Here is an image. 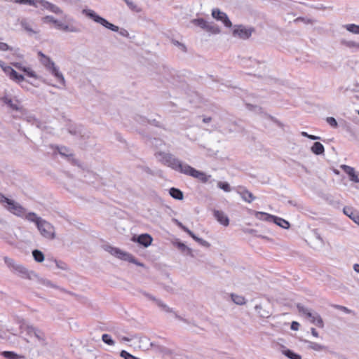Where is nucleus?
<instances>
[{
	"mask_svg": "<svg viewBox=\"0 0 359 359\" xmlns=\"http://www.w3.org/2000/svg\"><path fill=\"white\" fill-rule=\"evenodd\" d=\"M40 63L49 71L55 77H56L60 83H65V79L55 67L54 62L47 55L43 54L41 51L37 53Z\"/></svg>",
	"mask_w": 359,
	"mask_h": 359,
	"instance_id": "1",
	"label": "nucleus"
},
{
	"mask_svg": "<svg viewBox=\"0 0 359 359\" xmlns=\"http://www.w3.org/2000/svg\"><path fill=\"white\" fill-rule=\"evenodd\" d=\"M83 12L85 14L88 16L90 18L93 20L95 22L100 23L104 27L114 31V32H118V27L109 22L107 20L104 18L100 17L93 10H84Z\"/></svg>",
	"mask_w": 359,
	"mask_h": 359,
	"instance_id": "2",
	"label": "nucleus"
},
{
	"mask_svg": "<svg viewBox=\"0 0 359 359\" xmlns=\"http://www.w3.org/2000/svg\"><path fill=\"white\" fill-rule=\"evenodd\" d=\"M0 67L6 75L13 81L20 83L25 81V76L18 73L12 67L7 65L4 61L0 60Z\"/></svg>",
	"mask_w": 359,
	"mask_h": 359,
	"instance_id": "3",
	"label": "nucleus"
},
{
	"mask_svg": "<svg viewBox=\"0 0 359 359\" xmlns=\"http://www.w3.org/2000/svg\"><path fill=\"white\" fill-rule=\"evenodd\" d=\"M109 252L112 255L116 257L117 258L129 262L130 263L135 264L138 266H142V264L137 262V261L135 259V258L130 253L123 251L121 249L118 248L114 247H109Z\"/></svg>",
	"mask_w": 359,
	"mask_h": 359,
	"instance_id": "4",
	"label": "nucleus"
},
{
	"mask_svg": "<svg viewBox=\"0 0 359 359\" xmlns=\"http://www.w3.org/2000/svg\"><path fill=\"white\" fill-rule=\"evenodd\" d=\"M41 234L46 238L52 240L55 237V228L49 222L42 220L37 226Z\"/></svg>",
	"mask_w": 359,
	"mask_h": 359,
	"instance_id": "5",
	"label": "nucleus"
},
{
	"mask_svg": "<svg viewBox=\"0 0 359 359\" xmlns=\"http://www.w3.org/2000/svg\"><path fill=\"white\" fill-rule=\"evenodd\" d=\"M255 32L253 27H245L242 25H235L232 34L235 37H238L241 39H248L252 34Z\"/></svg>",
	"mask_w": 359,
	"mask_h": 359,
	"instance_id": "6",
	"label": "nucleus"
},
{
	"mask_svg": "<svg viewBox=\"0 0 359 359\" xmlns=\"http://www.w3.org/2000/svg\"><path fill=\"white\" fill-rule=\"evenodd\" d=\"M183 173L198 179L203 183L207 182L210 178V175H207L205 172L197 170L189 165L184 167Z\"/></svg>",
	"mask_w": 359,
	"mask_h": 359,
	"instance_id": "7",
	"label": "nucleus"
},
{
	"mask_svg": "<svg viewBox=\"0 0 359 359\" xmlns=\"http://www.w3.org/2000/svg\"><path fill=\"white\" fill-rule=\"evenodd\" d=\"M163 160L165 165L183 173L184 167H185L187 164H183L180 161L174 158L171 155H166L163 158Z\"/></svg>",
	"mask_w": 359,
	"mask_h": 359,
	"instance_id": "8",
	"label": "nucleus"
},
{
	"mask_svg": "<svg viewBox=\"0 0 359 359\" xmlns=\"http://www.w3.org/2000/svg\"><path fill=\"white\" fill-rule=\"evenodd\" d=\"M5 208L10 212L18 217H23L26 213L25 209L21 205L13 200L9 201L8 204L5 205Z\"/></svg>",
	"mask_w": 359,
	"mask_h": 359,
	"instance_id": "9",
	"label": "nucleus"
},
{
	"mask_svg": "<svg viewBox=\"0 0 359 359\" xmlns=\"http://www.w3.org/2000/svg\"><path fill=\"white\" fill-rule=\"evenodd\" d=\"M11 64L13 67L24 72L27 77L34 79H38L39 78L36 71L29 66H24L21 62H11Z\"/></svg>",
	"mask_w": 359,
	"mask_h": 359,
	"instance_id": "10",
	"label": "nucleus"
},
{
	"mask_svg": "<svg viewBox=\"0 0 359 359\" xmlns=\"http://www.w3.org/2000/svg\"><path fill=\"white\" fill-rule=\"evenodd\" d=\"M212 16L217 20L222 21L226 27H231L232 26V23L227 15L218 8L212 9Z\"/></svg>",
	"mask_w": 359,
	"mask_h": 359,
	"instance_id": "11",
	"label": "nucleus"
},
{
	"mask_svg": "<svg viewBox=\"0 0 359 359\" xmlns=\"http://www.w3.org/2000/svg\"><path fill=\"white\" fill-rule=\"evenodd\" d=\"M36 1L37 6L40 5L44 9H46L55 14H61L62 13V11L58 6L46 0H36Z\"/></svg>",
	"mask_w": 359,
	"mask_h": 359,
	"instance_id": "12",
	"label": "nucleus"
},
{
	"mask_svg": "<svg viewBox=\"0 0 359 359\" xmlns=\"http://www.w3.org/2000/svg\"><path fill=\"white\" fill-rule=\"evenodd\" d=\"M131 240L133 242L138 243L140 245H142L145 248L149 247L153 241L152 237L148 233H143L137 237L133 236Z\"/></svg>",
	"mask_w": 359,
	"mask_h": 359,
	"instance_id": "13",
	"label": "nucleus"
},
{
	"mask_svg": "<svg viewBox=\"0 0 359 359\" xmlns=\"http://www.w3.org/2000/svg\"><path fill=\"white\" fill-rule=\"evenodd\" d=\"M4 262L6 264V265L9 268H11L12 269H13L15 271H17L22 274L27 273V269L22 265L16 264L13 259L9 258L8 257H4Z\"/></svg>",
	"mask_w": 359,
	"mask_h": 359,
	"instance_id": "14",
	"label": "nucleus"
},
{
	"mask_svg": "<svg viewBox=\"0 0 359 359\" xmlns=\"http://www.w3.org/2000/svg\"><path fill=\"white\" fill-rule=\"evenodd\" d=\"M213 215L217 221L224 226H227L229 224V219L228 216L221 210H214Z\"/></svg>",
	"mask_w": 359,
	"mask_h": 359,
	"instance_id": "15",
	"label": "nucleus"
},
{
	"mask_svg": "<svg viewBox=\"0 0 359 359\" xmlns=\"http://www.w3.org/2000/svg\"><path fill=\"white\" fill-rule=\"evenodd\" d=\"M340 167L349 176L350 180L359 183V173L357 174L353 168L346 165H341Z\"/></svg>",
	"mask_w": 359,
	"mask_h": 359,
	"instance_id": "16",
	"label": "nucleus"
},
{
	"mask_svg": "<svg viewBox=\"0 0 359 359\" xmlns=\"http://www.w3.org/2000/svg\"><path fill=\"white\" fill-rule=\"evenodd\" d=\"M182 229L187 232L194 241L200 243L201 245L205 246V247H210V243L207 242L206 241L200 238L197 237L191 231H190L188 228L180 225Z\"/></svg>",
	"mask_w": 359,
	"mask_h": 359,
	"instance_id": "17",
	"label": "nucleus"
},
{
	"mask_svg": "<svg viewBox=\"0 0 359 359\" xmlns=\"http://www.w3.org/2000/svg\"><path fill=\"white\" fill-rule=\"evenodd\" d=\"M20 25L25 31H27L29 33H32V34L39 33V30L34 29L33 28L32 23L27 19H25V18L22 19L20 21Z\"/></svg>",
	"mask_w": 359,
	"mask_h": 359,
	"instance_id": "18",
	"label": "nucleus"
},
{
	"mask_svg": "<svg viewBox=\"0 0 359 359\" xmlns=\"http://www.w3.org/2000/svg\"><path fill=\"white\" fill-rule=\"evenodd\" d=\"M344 212L345 215L348 216L355 223L359 224V214L355 212L353 208L350 207H345L344 208Z\"/></svg>",
	"mask_w": 359,
	"mask_h": 359,
	"instance_id": "19",
	"label": "nucleus"
},
{
	"mask_svg": "<svg viewBox=\"0 0 359 359\" xmlns=\"http://www.w3.org/2000/svg\"><path fill=\"white\" fill-rule=\"evenodd\" d=\"M238 194L241 198L247 203H251L255 198V197L250 191L244 188L241 189V190L238 191Z\"/></svg>",
	"mask_w": 359,
	"mask_h": 359,
	"instance_id": "20",
	"label": "nucleus"
},
{
	"mask_svg": "<svg viewBox=\"0 0 359 359\" xmlns=\"http://www.w3.org/2000/svg\"><path fill=\"white\" fill-rule=\"evenodd\" d=\"M1 100L13 110H20L18 100H16L15 102H13V100L7 96L1 97Z\"/></svg>",
	"mask_w": 359,
	"mask_h": 359,
	"instance_id": "21",
	"label": "nucleus"
},
{
	"mask_svg": "<svg viewBox=\"0 0 359 359\" xmlns=\"http://www.w3.org/2000/svg\"><path fill=\"white\" fill-rule=\"evenodd\" d=\"M1 355L7 359H24L25 356L18 355L13 351H5L1 353Z\"/></svg>",
	"mask_w": 359,
	"mask_h": 359,
	"instance_id": "22",
	"label": "nucleus"
},
{
	"mask_svg": "<svg viewBox=\"0 0 359 359\" xmlns=\"http://www.w3.org/2000/svg\"><path fill=\"white\" fill-rule=\"evenodd\" d=\"M271 222H273L275 224L283 229H287L290 227V223L287 221L278 217L273 216V220H271Z\"/></svg>",
	"mask_w": 359,
	"mask_h": 359,
	"instance_id": "23",
	"label": "nucleus"
},
{
	"mask_svg": "<svg viewBox=\"0 0 359 359\" xmlns=\"http://www.w3.org/2000/svg\"><path fill=\"white\" fill-rule=\"evenodd\" d=\"M311 151L315 154H322L325 151L324 146L320 142H316L311 147Z\"/></svg>",
	"mask_w": 359,
	"mask_h": 359,
	"instance_id": "24",
	"label": "nucleus"
},
{
	"mask_svg": "<svg viewBox=\"0 0 359 359\" xmlns=\"http://www.w3.org/2000/svg\"><path fill=\"white\" fill-rule=\"evenodd\" d=\"M310 318H311V322L312 323H313L314 325H316V326H318V327L323 328L324 327L323 320L319 315H318V314L313 315L312 314V316L310 317Z\"/></svg>",
	"mask_w": 359,
	"mask_h": 359,
	"instance_id": "25",
	"label": "nucleus"
},
{
	"mask_svg": "<svg viewBox=\"0 0 359 359\" xmlns=\"http://www.w3.org/2000/svg\"><path fill=\"white\" fill-rule=\"evenodd\" d=\"M255 215L256 218H257L259 219L269 221V222H271V220H273V215H269L268 213L263 212H256Z\"/></svg>",
	"mask_w": 359,
	"mask_h": 359,
	"instance_id": "26",
	"label": "nucleus"
},
{
	"mask_svg": "<svg viewBox=\"0 0 359 359\" xmlns=\"http://www.w3.org/2000/svg\"><path fill=\"white\" fill-rule=\"evenodd\" d=\"M169 193L170 196L175 199L182 200L183 198V194L178 189L172 187L170 189Z\"/></svg>",
	"mask_w": 359,
	"mask_h": 359,
	"instance_id": "27",
	"label": "nucleus"
},
{
	"mask_svg": "<svg viewBox=\"0 0 359 359\" xmlns=\"http://www.w3.org/2000/svg\"><path fill=\"white\" fill-rule=\"evenodd\" d=\"M25 215V218L30 221V222H34L36 226L39 225V224L43 220L42 219H41L40 217H38L36 216V215L34 212H29L27 215Z\"/></svg>",
	"mask_w": 359,
	"mask_h": 359,
	"instance_id": "28",
	"label": "nucleus"
},
{
	"mask_svg": "<svg viewBox=\"0 0 359 359\" xmlns=\"http://www.w3.org/2000/svg\"><path fill=\"white\" fill-rule=\"evenodd\" d=\"M307 342L309 344V345H308L309 348L313 351H323V350L326 349V347L325 346L321 345L320 344H318V343H316L313 341H307Z\"/></svg>",
	"mask_w": 359,
	"mask_h": 359,
	"instance_id": "29",
	"label": "nucleus"
},
{
	"mask_svg": "<svg viewBox=\"0 0 359 359\" xmlns=\"http://www.w3.org/2000/svg\"><path fill=\"white\" fill-rule=\"evenodd\" d=\"M231 299L234 303L238 305H243L245 304V299L244 297L238 294H231Z\"/></svg>",
	"mask_w": 359,
	"mask_h": 359,
	"instance_id": "30",
	"label": "nucleus"
},
{
	"mask_svg": "<svg viewBox=\"0 0 359 359\" xmlns=\"http://www.w3.org/2000/svg\"><path fill=\"white\" fill-rule=\"evenodd\" d=\"M205 29L213 34H217L220 32V29L217 25L210 24L208 22Z\"/></svg>",
	"mask_w": 359,
	"mask_h": 359,
	"instance_id": "31",
	"label": "nucleus"
},
{
	"mask_svg": "<svg viewBox=\"0 0 359 359\" xmlns=\"http://www.w3.org/2000/svg\"><path fill=\"white\" fill-rule=\"evenodd\" d=\"M283 354L289 358L290 359H302L300 355L295 353L289 349L283 351Z\"/></svg>",
	"mask_w": 359,
	"mask_h": 359,
	"instance_id": "32",
	"label": "nucleus"
},
{
	"mask_svg": "<svg viewBox=\"0 0 359 359\" xmlns=\"http://www.w3.org/2000/svg\"><path fill=\"white\" fill-rule=\"evenodd\" d=\"M34 259L38 262H42L44 260V255L40 250H34L32 252Z\"/></svg>",
	"mask_w": 359,
	"mask_h": 359,
	"instance_id": "33",
	"label": "nucleus"
},
{
	"mask_svg": "<svg viewBox=\"0 0 359 359\" xmlns=\"http://www.w3.org/2000/svg\"><path fill=\"white\" fill-rule=\"evenodd\" d=\"M346 29L353 34H359V25L355 24H348L344 26Z\"/></svg>",
	"mask_w": 359,
	"mask_h": 359,
	"instance_id": "34",
	"label": "nucleus"
},
{
	"mask_svg": "<svg viewBox=\"0 0 359 359\" xmlns=\"http://www.w3.org/2000/svg\"><path fill=\"white\" fill-rule=\"evenodd\" d=\"M192 22L194 25L199 26L200 27H201L204 29H205L207 24H208V22L203 18L194 19V20H193Z\"/></svg>",
	"mask_w": 359,
	"mask_h": 359,
	"instance_id": "35",
	"label": "nucleus"
},
{
	"mask_svg": "<svg viewBox=\"0 0 359 359\" xmlns=\"http://www.w3.org/2000/svg\"><path fill=\"white\" fill-rule=\"evenodd\" d=\"M14 2L18 4H28L34 7H37L36 0H15Z\"/></svg>",
	"mask_w": 359,
	"mask_h": 359,
	"instance_id": "36",
	"label": "nucleus"
},
{
	"mask_svg": "<svg viewBox=\"0 0 359 359\" xmlns=\"http://www.w3.org/2000/svg\"><path fill=\"white\" fill-rule=\"evenodd\" d=\"M341 43L348 48H357L359 49V43L353 41H343Z\"/></svg>",
	"mask_w": 359,
	"mask_h": 359,
	"instance_id": "37",
	"label": "nucleus"
},
{
	"mask_svg": "<svg viewBox=\"0 0 359 359\" xmlns=\"http://www.w3.org/2000/svg\"><path fill=\"white\" fill-rule=\"evenodd\" d=\"M102 341L110 346H113L114 344V340L111 339V336L107 334H104L102 336Z\"/></svg>",
	"mask_w": 359,
	"mask_h": 359,
	"instance_id": "38",
	"label": "nucleus"
},
{
	"mask_svg": "<svg viewBox=\"0 0 359 359\" xmlns=\"http://www.w3.org/2000/svg\"><path fill=\"white\" fill-rule=\"evenodd\" d=\"M297 309L300 313L306 316L308 318H310L312 316V313L306 308L304 307L303 306L297 305Z\"/></svg>",
	"mask_w": 359,
	"mask_h": 359,
	"instance_id": "39",
	"label": "nucleus"
},
{
	"mask_svg": "<svg viewBox=\"0 0 359 359\" xmlns=\"http://www.w3.org/2000/svg\"><path fill=\"white\" fill-rule=\"evenodd\" d=\"M41 20L44 22V23H53V24H55L56 23V19H55L53 16L51 15H46L44 17L42 18Z\"/></svg>",
	"mask_w": 359,
	"mask_h": 359,
	"instance_id": "40",
	"label": "nucleus"
},
{
	"mask_svg": "<svg viewBox=\"0 0 359 359\" xmlns=\"http://www.w3.org/2000/svg\"><path fill=\"white\" fill-rule=\"evenodd\" d=\"M55 27H57L59 29H62L63 31H69V27L67 25L63 24L62 22L56 20V23L54 24Z\"/></svg>",
	"mask_w": 359,
	"mask_h": 359,
	"instance_id": "41",
	"label": "nucleus"
},
{
	"mask_svg": "<svg viewBox=\"0 0 359 359\" xmlns=\"http://www.w3.org/2000/svg\"><path fill=\"white\" fill-rule=\"evenodd\" d=\"M217 185L220 189H222L224 191L229 192L231 191L230 186L227 182H219Z\"/></svg>",
	"mask_w": 359,
	"mask_h": 359,
	"instance_id": "42",
	"label": "nucleus"
},
{
	"mask_svg": "<svg viewBox=\"0 0 359 359\" xmlns=\"http://www.w3.org/2000/svg\"><path fill=\"white\" fill-rule=\"evenodd\" d=\"M0 50L1 51L13 50V48L11 47L6 43L0 41Z\"/></svg>",
	"mask_w": 359,
	"mask_h": 359,
	"instance_id": "43",
	"label": "nucleus"
},
{
	"mask_svg": "<svg viewBox=\"0 0 359 359\" xmlns=\"http://www.w3.org/2000/svg\"><path fill=\"white\" fill-rule=\"evenodd\" d=\"M120 355L125 359H137L136 357L128 353L126 351H122Z\"/></svg>",
	"mask_w": 359,
	"mask_h": 359,
	"instance_id": "44",
	"label": "nucleus"
},
{
	"mask_svg": "<svg viewBox=\"0 0 359 359\" xmlns=\"http://www.w3.org/2000/svg\"><path fill=\"white\" fill-rule=\"evenodd\" d=\"M328 124H330L332 127L337 128V122L336 119L333 117H327L326 119Z\"/></svg>",
	"mask_w": 359,
	"mask_h": 359,
	"instance_id": "45",
	"label": "nucleus"
},
{
	"mask_svg": "<svg viewBox=\"0 0 359 359\" xmlns=\"http://www.w3.org/2000/svg\"><path fill=\"white\" fill-rule=\"evenodd\" d=\"M126 4L128 5V6L133 11H137V6L134 4V2H133L132 1H130V0H123Z\"/></svg>",
	"mask_w": 359,
	"mask_h": 359,
	"instance_id": "46",
	"label": "nucleus"
},
{
	"mask_svg": "<svg viewBox=\"0 0 359 359\" xmlns=\"http://www.w3.org/2000/svg\"><path fill=\"white\" fill-rule=\"evenodd\" d=\"M333 306L341 311L346 313H350L351 312V310H349L348 308H346L344 306L334 305Z\"/></svg>",
	"mask_w": 359,
	"mask_h": 359,
	"instance_id": "47",
	"label": "nucleus"
},
{
	"mask_svg": "<svg viewBox=\"0 0 359 359\" xmlns=\"http://www.w3.org/2000/svg\"><path fill=\"white\" fill-rule=\"evenodd\" d=\"M9 201H11V199L8 198L4 194L0 193V203H6V205H8L9 203Z\"/></svg>",
	"mask_w": 359,
	"mask_h": 359,
	"instance_id": "48",
	"label": "nucleus"
},
{
	"mask_svg": "<svg viewBox=\"0 0 359 359\" xmlns=\"http://www.w3.org/2000/svg\"><path fill=\"white\" fill-rule=\"evenodd\" d=\"M299 328V323L296 321H293L291 324V329L292 330H298Z\"/></svg>",
	"mask_w": 359,
	"mask_h": 359,
	"instance_id": "49",
	"label": "nucleus"
},
{
	"mask_svg": "<svg viewBox=\"0 0 359 359\" xmlns=\"http://www.w3.org/2000/svg\"><path fill=\"white\" fill-rule=\"evenodd\" d=\"M311 334L315 337H318V332L316 331V330L313 327L311 329Z\"/></svg>",
	"mask_w": 359,
	"mask_h": 359,
	"instance_id": "50",
	"label": "nucleus"
},
{
	"mask_svg": "<svg viewBox=\"0 0 359 359\" xmlns=\"http://www.w3.org/2000/svg\"><path fill=\"white\" fill-rule=\"evenodd\" d=\"M19 49L15 50V55L18 58H23V55L18 53Z\"/></svg>",
	"mask_w": 359,
	"mask_h": 359,
	"instance_id": "51",
	"label": "nucleus"
},
{
	"mask_svg": "<svg viewBox=\"0 0 359 359\" xmlns=\"http://www.w3.org/2000/svg\"><path fill=\"white\" fill-rule=\"evenodd\" d=\"M353 269L355 270V271L359 273V264H355L353 265Z\"/></svg>",
	"mask_w": 359,
	"mask_h": 359,
	"instance_id": "52",
	"label": "nucleus"
},
{
	"mask_svg": "<svg viewBox=\"0 0 359 359\" xmlns=\"http://www.w3.org/2000/svg\"><path fill=\"white\" fill-rule=\"evenodd\" d=\"M308 138H309L311 140H313L319 139L318 137H316V136H314V135H309Z\"/></svg>",
	"mask_w": 359,
	"mask_h": 359,
	"instance_id": "53",
	"label": "nucleus"
},
{
	"mask_svg": "<svg viewBox=\"0 0 359 359\" xmlns=\"http://www.w3.org/2000/svg\"><path fill=\"white\" fill-rule=\"evenodd\" d=\"M210 120H211V118H205L203 119V121L205 123H208V122L210 121Z\"/></svg>",
	"mask_w": 359,
	"mask_h": 359,
	"instance_id": "54",
	"label": "nucleus"
},
{
	"mask_svg": "<svg viewBox=\"0 0 359 359\" xmlns=\"http://www.w3.org/2000/svg\"><path fill=\"white\" fill-rule=\"evenodd\" d=\"M302 135L308 137L309 134L306 132H302Z\"/></svg>",
	"mask_w": 359,
	"mask_h": 359,
	"instance_id": "55",
	"label": "nucleus"
},
{
	"mask_svg": "<svg viewBox=\"0 0 359 359\" xmlns=\"http://www.w3.org/2000/svg\"><path fill=\"white\" fill-rule=\"evenodd\" d=\"M36 337L39 339H41L42 338L40 337V335H38L37 334H35Z\"/></svg>",
	"mask_w": 359,
	"mask_h": 359,
	"instance_id": "56",
	"label": "nucleus"
},
{
	"mask_svg": "<svg viewBox=\"0 0 359 359\" xmlns=\"http://www.w3.org/2000/svg\"><path fill=\"white\" fill-rule=\"evenodd\" d=\"M59 152H60V154H62V155H63V154H64L61 150H60V151H59Z\"/></svg>",
	"mask_w": 359,
	"mask_h": 359,
	"instance_id": "57",
	"label": "nucleus"
},
{
	"mask_svg": "<svg viewBox=\"0 0 359 359\" xmlns=\"http://www.w3.org/2000/svg\"><path fill=\"white\" fill-rule=\"evenodd\" d=\"M63 149H64L63 152H65V151L67 150V148L64 147Z\"/></svg>",
	"mask_w": 359,
	"mask_h": 359,
	"instance_id": "58",
	"label": "nucleus"
},
{
	"mask_svg": "<svg viewBox=\"0 0 359 359\" xmlns=\"http://www.w3.org/2000/svg\"><path fill=\"white\" fill-rule=\"evenodd\" d=\"M63 149H64L63 152H65V151L67 150V148L64 147Z\"/></svg>",
	"mask_w": 359,
	"mask_h": 359,
	"instance_id": "59",
	"label": "nucleus"
},
{
	"mask_svg": "<svg viewBox=\"0 0 359 359\" xmlns=\"http://www.w3.org/2000/svg\"><path fill=\"white\" fill-rule=\"evenodd\" d=\"M358 114H359V110H358Z\"/></svg>",
	"mask_w": 359,
	"mask_h": 359,
	"instance_id": "60",
	"label": "nucleus"
}]
</instances>
